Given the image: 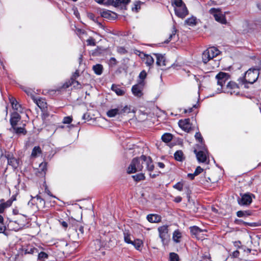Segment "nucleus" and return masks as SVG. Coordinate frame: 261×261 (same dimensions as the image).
I'll use <instances>...</instances> for the list:
<instances>
[{"mask_svg":"<svg viewBox=\"0 0 261 261\" xmlns=\"http://www.w3.org/2000/svg\"><path fill=\"white\" fill-rule=\"evenodd\" d=\"M173 188L181 191L183 188V184L179 182L173 186Z\"/></svg>","mask_w":261,"mask_h":261,"instance_id":"6e6d98bb","label":"nucleus"},{"mask_svg":"<svg viewBox=\"0 0 261 261\" xmlns=\"http://www.w3.org/2000/svg\"><path fill=\"white\" fill-rule=\"evenodd\" d=\"M119 109L120 110V114H122L124 113H129L130 112V108L127 106H125L123 108L122 107H119Z\"/></svg>","mask_w":261,"mask_h":261,"instance_id":"a18cd8bd","label":"nucleus"},{"mask_svg":"<svg viewBox=\"0 0 261 261\" xmlns=\"http://www.w3.org/2000/svg\"><path fill=\"white\" fill-rule=\"evenodd\" d=\"M124 241L128 243V244H131L133 243V241L130 240V234H128L127 232L124 233Z\"/></svg>","mask_w":261,"mask_h":261,"instance_id":"49530a36","label":"nucleus"},{"mask_svg":"<svg viewBox=\"0 0 261 261\" xmlns=\"http://www.w3.org/2000/svg\"><path fill=\"white\" fill-rule=\"evenodd\" d=\"M117 62L115 58L112 57L110 58V59L109 60V64L111 66H115L117 64Z\"/></svg>","mask_w":261,"mask_h":261,"instance_id":"052dcab7","label":"nucleus"},{"mask_svg":"<svg viewBox=\"0 0 261 261\" xmlns=\"http://www.w3.org/2000/svg\"><path fill=\"white\" fill-rule=\"evenodd\" d=\"M253 25L252 24H250L248 22L245 21L242 23V27L244 28L243 31L244 33H248L251 31V30L253 29Z\"/></svg>","mask_w":261,"mask_h":261,"instance_id":"c85d7f7f","label":"nucleus"},{"mask_svg":"<svg viewBox=\"0 0 261 261\" xmlns=\"http://www.w3.org/2000/svg\"><path fill=\"white\" fill-rule=\"evenodd\" d=\"M131 244L133 245L137 249L139 250L142 243L141 241L137 240L133 241V243H131Z\"/></svg>","mask_w":261,"mask_h":261,"instance_id":"37998d69","label":"nucleus"},{"mask_svg":"<svg viewBox=\"0 0 261 261\" xmlns=\"http://www.w3.org/2000/svg\"><path fill=\"white\" fill-rule=\"evenodd\" d=\"M140 3L141 2L140 1L136 2L135 4V7L132 8V10H134L135 9L136 11H137L138 9H140Z\"/></svg>","mask_w":261,"mask_h":261,"instance_id":"0e129e2a","label":"nucleus"},{"mask_svg":"<svg viewBox=\"0 0 261 261\" xmlns=\"http://www.w3.org/2000/svg\"><path fill=\"white\" fill-rule=\"evenodd\" d=\"M59 222L60 224L62 225V226L65 229H66L69 225V221L68 222L63 221V220H59Z\"/></svg>","mask_w":261,"mask_h":261,"instance_id":"4d7b16f0","label":"nucleus"},{"mask_svg":"<svg viewBox=\"0 0 261 261\" xmlns=\"http://www.w3.org/2000/svg\"><path fill=\"white\" fill-rule=\"evenodd\" d=\"M92 68L96 74L100 75L102 74L103 71V66L102 65L99 64H96L94 65Z\"/></svg>","mask_w":261,"mask_h":261,"instance_id":"cd10ccee","label":"nucleus"},{"mask_svg":"<svg viewBox=\"0 0 261 261\" xmlns=\"http://www.w3.org/2000/svg\"><path fill=\"white\" fill-rule=\"evenodd\" d=\"M10 102L11 103L12 108L19 112H22V109L21 108V106L20 105H19L16 99L13 97H11L9 98Z\"/></svg>","mask_w":261,"mask_h":261,"instance_id":"4468645a","label":"nucleus"},{"mask_svg":"<svg viewBox=\"0 0 261 261\" xmlns=\"http://www.w3.org/2000/svg\"><path fill=\"white\" fill-rule=\"evenodd\" d=\"M23 250L24 251L25 254H33L34 253H38V250L37 248L34 247L32 245H28L25 248L23 249Z\"/></svg>","mask_w":261,"mask_h":261,"instance_id":"5701e85b","label":"nucleus"},{"mask_svg":"<svg viewBox=\"0 0 261 261\" xmlns=\"http://www.w3.org/2000/svg\"><path fill=\"white\" fill-rule=\"evenodd\" d=\"M39 170L41 172L45 174L47 170V163L45 162L41 163L39 165Z\"/></svg>","mask_w":261,"mask_h":261,"instance_id":"ea45409f","label":"nucleus"},{"mask_svg":"<svg viewBox=\"0 0 261 261\" xmlns=\"http://www.w3.org/2000/svg\"><path fill=\"white\" fill-rule=\"evenodd\" d=\"M195 137L197 141L200 142L202 145H204V144H203V138L199 132H197L195 134Z\"/></svg>","mask_w":261,"mask_h":261,"instance_id":"c03bdc74","label":"nucleus"},{"mask_svg":"<svg viewBox=\"0 0 261 261\" xmlns=\"http://www.w3.org/2000/svg\"><path fill=\"white\" fill-rule=\"evenodd\" d=\"M196 176V175H194V173H189L188 174V177L189 178H190L191 180H193L195 176Z\"/></svg>","mask_w":261,"mask_h":261,"instance_id":"338daca9","label":"nucleus"},{"mask_svg":"<svg viewBox=\"0 0 261 261\" xmlns=\"http://www.w3.org/2000/svg\"><path fill=\"white\" fill-rule=\"evenodd\" d=\"M178 125L182 130L187 133H189L193 129L189 118L180 120L178 121Z\"/></svg>","mask_w":261,"mask_h":261,"instance_id":"9d476101","label":"nucleus"},{"mask_svg":"<svg viewBox=\"0 0 261 261\" xmlns=\"http://www.w3.org/2000/svg\"><path fill=\"white\" fill-rule=\"evenodd\" d=\"M154 55L155 56L156 59V64L159 66H166L165 58L161 54H154Z\"/></svg>","mask_w":261,"mask_h":261,"instance_id":"6ab92c4d","label":"nucleus"},{"mask_svg":"<svg viewBox=\"0 0 261 261\" xmlns=\"http://www.w3.org/2000/svg\"><path fill=\"white\" fill-rule=\"evenodd\" d=\"M181 237V234L178 230L174 231L173 234V240L178 243L179 242V239Z\"/></svg>","mask_w":261,"mask_h":261,"instance_id":"473e14b6","label":"nucleus"},{"mask_svg":"<svg viewBox=\"0 0 261 261\" xmlns=\"http://www.w3.org/2000/svg\"><path fill=\"white\" fill-rule=\"evenodd\" d=\"M132 177L136 181H139L142 180H144L145 177L143 173H139L135 175H133Z\"/></svg>","mask_w":261,"mask_h":261,"instance_id":"f704fd0d","label":"nucleus"},{"mask_svg":"<svg viewBox=\"0 0 261 261\" xmlns=\"http://www.w3.org/2000/svg\"><path fill=\"white\" fill-rule=\"evenodd\" d=\"M203 169L202 168H201L200 166H198L195 172H194V175H196V176L198 175V174H199L200 173H201L202 171H203Z\"/></svg>","mask_w":261,"mask_h":261,"instance_id":"680f3d73","label":"nucleus"},{"mask_svg":"<svg viewBox=\"0 0 261 261\" xmlns=\"http://www.w3.org/2000/svg\"><path fill=\"white\" fill-rule=\"evenodd\" d=\"M168 226L167 225H163L158 228L159 232V237L162 240L163 245L168 243L169 240L170 236L168 233Z\"/></svg>","mask_w":261,"mask_h":261,"instance_id":"39448f33","label":"nucleus"},{"mask_svg":"<svg viewBox=\"0 0 261 261\" xmlns=\"http://www.w3.org/2000/svg\"><path fill=\"white\" fill-rule=\"evenodd\" d=\"M79 230L80 232V233L79 232L77 233V235H78L79 237H80V236H81V237H82L84 234V232L83 226H80L79 227Z\"/></svg>","mask_w":261,"mask_h":261,"instance_id":"69168bd1","label":"nucleus"},{"mask_svg":"<svg viewBox=\"0 0 261 261\" xmlns=\"http://www.w3.org/2000/svg\"><path fill=\"white\" fill-rule=\"evenodd\" d=\"M147 76V73L145 70H142L140 73L139 74V77L140 79V81L144 82V79L146 78Z\"/></svg>","mask_w":261,"mask_h":261,"instance_id":"09e8293b","label":"nucleus"},{"mask_svg":"<svg viewBox=\"0 0 261 261\" xmlns=\"http://www.w3.org/2000/svg\"><path fill=\"white\" fill-rule=\"evenodd\" d=\"M71 85H73L74 88L77 89L82 88L81 84L76 80H74V81H68V82H66L64 84L63 87L67 88Z\"/></svg>","mask_w":261,"mask_h":261,"instance_id":"b1692460","label":"nucleus"},{"mask_svg":"<svg viewBox=\"0 0 261 261\" xmlns=\"http://www.w3.org/2000/svg\"><path fill=\"white\" fill-rule=\"evenodd\" d=\"M21 116L17 112H14L11 115L10 119L11 128L17 126V123L20 120Z\"/></svg>","mask_w":261,"mask_h":261,"instance_id":"ddd939ff","label":"nucleus"},{"mask_svg":"<svg viewBox=\"0 0 261 261\" xmlns=\"http://www.w3.org/2000/svg\"><path fill=\"white\" fill-rule=\"evenodd\" d=\"M72 121V118L71 117L68 116L65 117L63 119V122L65 124H69Z\"/></svg>","mask_w":261,"mask_h":261,"instance_id":"13d9d810","label":"nucleus"},{"mask_svg":"<svg viewBox=\"0 0 261 261\" xmlns=\"http://www.w3.org/2000/svg\"><path fill=\"white\" fill-rule=\"evenodd\" d=\"M144 85V82L139 81L137 84L133 86L132 91L135 96L140 97L143 95L142 90Z\"/></svg>","mask_w":261,"mask_h":261,"instance_id":"6e6552de","label":"nucleus"},{"mask_svg":"<svg viewBox=\"0 0 261 261\" xmlns=\"http://www.w3.org/2000/svg\"><path fill=\"white\" fill-rule=\"evenodd\" d=\"M209 13L214 16L217 21L222 24L227 23L225 16L222 13L221 9L212 8L209 10Z\"/></svg>","mask_w":261,"mask_h":261,"instance_id":"20e7f679","label":"nucleus"},{"mask_svg":"<svg viewBox=\"0 0 261 261\" xmlns=\"http://www.w3.org/2000/svg\"><path fill=\"white\" fill-rule=\"evenodd\" d=\"M80 76L79 71L76 70L75 72L72 75L69 81H74Z\"/></svg>","mask_w":261,"mask_h":261,"instance_id":"3c124183","label":"nucleus"},{"mask_svg":"<svg viewBox=\"0 0 261 261\" xmlns=\"http://www.w3.org/2000/svg\"><path fill=\"white\" fill-rule=\"evenodd\" d=\"M185 23L189 25H194L196 24V19L194 17H191L185 20Z\"/></svg>","mask_w":261,"mask_h":261,"instance_id":"58836bf2","label":"nucleus"},{"mask_svg":"<svg viewBox=\"0 0 261 261\" xmlns=\"http://www.w3.org/2000/svg\"><path fill=\"white\" fill-rule=\"evenodd\" d=\"M238 201L241 205H248L252 202V198L249 194H245Z\"/></svg>","mask_w":261,"mask_h":261,"instance_id":"f8f14e48","label":"nucleus"},{"mask_svg":"<svg viewBox=\"0 0 261 261\" xmlns=\"http://www.w3.org/2000/svg\"><path fill=\"white\" fill-rule=\"evenodd\" d=\"M144 166H146V169L149 172L153 171L154 168L151 158L142 155L140 157L134 158L132 160L128 167L127 173L130 174L142 171Z\"/></svg>","mask_w":261,"mask_h":261,"instance_id":"f257e3e1","label":"nucleus"},{"mask_svg":"<svg viewBox=\"0 0 261 261\" xmlns=\"http://www.w3.org/2000/svg\"><path fill=\"white\" fill-rule=\"evenodd\" d=\"M25 92L27 93V94L28 95H30L32 98V96L35 97L34 95L32 94V92L31 91V90H25Z\"/></svg>","mask_w":261,"mask_h":261,"instance_id":"774afa93","label":"nucleus"},{"mask_svg":"<svg viewBox=\"0 0 261 261\" xmlns=\"http://www.w3.org/2000/svg\"><path fill=\"white\" fill-rule=\"evenodd\" d=\"M32 99L37 104V105L42 110L47 107V103L45 100L42 98H36L32 96Z\"/></svg>","mask_w":261,"mask_h":261,"instance_id":"a211bd4d","label":"nucleus"},{"mask_svg":"<svg viewBox=\"0 0 261 261\" xmlns=\"http://www.w3.org/2000/svg\"><path fill=\"white\" fill-rule=\"evenodd\" d=\"M101 16L106 18H109L111 16L110 12L109 11H103L101 12Z\"/></svg>","mask_w":261,"mask_h":261,"instance_id":"864d4df0","label":"nucleus"},{"mask_svg":"<svg viewBox=\"0 0 261 261\" xmlns=\"http://www.w3.org/2000/svg\"><path fill=\"white\" fill-rule=\"evenodd\" d=\"M34 198H36L37 200V204H39L40 206H44L45 205V201L43 199H42L40 196L36 195L35 197L32 196V200Z\"/></svg>","mask_w":261,"mask_h":261,"instance_id":"c9c22d12","label":"nucleus"},{"mask_svg":"<svg viewBox=\"0 0 261 261\" xmlns=\"http://www.w3.org/2000/svg\"><path fill=\"white\" fill-rule=\"evenodd\" d=\"M145 64L147 66H151L154 63V59L153 57L150 55H145Z\"/></svg>","mask_w":261,"mask_h":261,"instance_id":"7c9ffc66","label":"nucleus"},{"mask_svg":"<svg viewBox=\"0 0 261 261\" xmlns=\"http://www.w3.org/2000/svg\"><path fill=\"white\" fill-rule=\"evenodd\" d=\"M246 215H249L250 214L248 213V212H247V211L244 212V211H238L237 213V215L239 217H242Z\"/></svg>","mask_w":261,"mask_h":261,"instance_id":"5fc2aeb1","label":"nucleus"},{"mask_svg":"<svg viewBox=\"0 0 261 261\" xmlns=\"http://www.w3.org/2000/svg\"><path fill=\"white\" fill-rule=\"evenodd\" d=\"M147 219L151 223H158L161 221V217L156 214H149L147 215Z\"/></svg>","mask_w":261,"mask_h":261,"instance_id":"aec40b11","label":"nucleus"},{"mask_svg":"<svg viewBox=\"0 0 261 261\" xmlns=\"http://www.w3.org/2000/svg\"><path fill=\"white\" fill-rule=\"evenodd\" d=\"M177 32V30L175 28V27L174 25L173 26L172 29V33L171 34H170L169 38L168 39L165 40L164 41L165 43H168L170 41H172L173 39H175L176 38V34Z\"/></svg>","mask_w":261,"mask_h":261,"instance_id":"393cba45","label":"nucleus"},{"mask_svg":"<svg viewBox=\"0 0 261 261\" xmlns=\"http://www.w3.org/2000/svg\"><path fill=\"white\" fill-rule=\"evenodd\" d=\"M111 89L119 96L123 95L125 93L124 90L118 85H112Z\"/></svg>","mask_w":261,"mask_h":261,"instance_id":"4be33fe9","label":"nucleus"},{"mask_svg":"<svg viewBox=\"0 0 261 261\" xmlns=\"http://www.w3.org/2000/svg\"><path fill=\"white\" fill-rule=\"evenodd\" d=\"M38 258L39 259H44L45 258H47L48 257V255L44 252H41L40 253H38Z\"/></svg>","mask_w":261,"mask_h":261,"instance_id":"8fccbe9b","label":"nucleus"},{"mask_svg":"<svg viewBox=\"0 0 261 261\" xmlns=\"http://www.w3.org/2000/svg\"><path fill=\"white\" fill-rule=\"evenodd\" d=\"M224 91L230 94L237 95L239 93V86L234 82L229 81L225 88H223Z\"/></svg>","mask_w":261,"mask_h":261,"instance_id":"0eeeda50","label":"nucleus"},{"mask_svg":"<svg viewBox=\"0 0 261 261\" xmlns=\"http://www.w3.org/2000/svg\"><path fill=\"white\" fill-rule=\"evenodd\" d=\"M199 162L204 163L207 159V150L204 146L202 147V150L197 151L196 149L194 151Z\"/></svg>","mask_w":261,"mask_h":261,"instance_id":"1a4fd4ad","label":"nucleus"},{"mask_svg":"<svg viewBox=\"0 0 261 261\" xmlns=\"http://www.w3.org/2000/svg\"><path fill=\"white\" fill-rule=\"evenodd\" d=\"M191 232L192 234L197 236L201 232L202 230L197 226H193L191 228Z\"/></svg>","mask_w":261,"mask_h":261,"instance_id":"e433bc0d","label":"nucleus"},{"mask_svg":"<svg viewBox=\"0 0 261 261\" xmlns=\"http://www.w3.org/2000/svg\"><path fill=\"white\" fill-rule=\"evenodd\" d=\"M4 200H1V203L0 204V214L4 212L5 208L10 206L12 205V201L11 199L7 200L6 202H3Z\"/></svg>","mask_w":261,"mask_h":261,"instance_id":"412c9836","label":"nucleus"},{"mask_svg":"<svg viewBox=\"0 0 261 261\" xmlns=\"http://www.w3.org/2000/svg\"><path fill=\"white\" fill-rule=\"evenodd\" d=\"M42 153V150L41 148L39 146H35L32 151L31 156L32 158H36L38 155Z\"/></svg>","mask_w":261,"mask_h":261,"instance_id":"bb28decb","label":"nucleus"},{"mask_svg":"<svg viewBox=\"0 0 261 261\" xmlns=\"http://www.w3.org/2000/svg\"><path fill=\"white\" fill-rule=\"evenodd\" d=\"M79 222L74 219H69V225L70 227H74V229H75L76 231H77L76 226H79Z\"/></svg>","mask_w":261,"mask_h":261,"instance_id":"72a5a7b5","label":"nucleus"},{"mask_svg":"<svg viewBox=\"0 0 261 261\" xmlns=\"http://www.w3.org/2000/svg\"><path fill=\"white\" fill-rule=\"evenodd\" d=\"M87 45L90 46H95L96 45L95 41L92 37H90L87 40Z\"/></svg>","mask_w":261,"mask_h":261,"instance_id":"603ef678","label":"nucleus"},{"mask_svg":"<svg viewBox=\"0 0 261 261\" xmlns=\"http://www.w3.org/2000/svg\"><path fill=\"white\" fill-rule=\"evenodd\" d=\"M24 126L25 124H23V126L21 127H17L16 126L15 127L11 128L10 130L17 135H25L27 134V131L25 129Z\"/></svg>","mask_w":261,"mask_h":261,"instance_id":"2eb2a0df","label":"nucleus"},{"mask_svg":"<svg viewBox=\"0 0 261 261\" xmlns=\"http://www.w3.org/2000/svg\"><path fill=\"white\" fill-rule=\"evenodd\" d=\"M220 51L217 48L213 46L208 48L202 54V61L204 64L207 63L210 60L219 55Z\"/></svg>","mask_w":261,"mask_h":261,"instance_id":"7ed1b4c3","label":"nucleus"},{"mask_svg":"<svg viewBox=\"0 0 261 261\" xmlns=\"http://www.w3.org/2000/svg\"><path fill=\"white\" fill-rule=\"evenodd\" d=\"M4 218L3 216L0 215V233H4L6 230V226L4 224Z\"/></svg>","mask_w":261,"mask_h":261,"instance_id":"4c0bfd02","label":"nucleus"},{"mask_svg":"<svg viewBox=\"0 0 261 261\" xmlns=\"http://www.w3.org/2000/svg\"><path fill=\"white\" fill-rule=\"evenodd\" d=\"M230 77L228 73L220 72L216 76L217 80V84L220 86V88H218V91H221L224 87V85Z\"/></svg>","mask_w":261,"mask_h":261,"instance_id":"423d86ee","label":"nucleus"},{"mask_svg":"<svg viewBox=\"0 0 261 261\" xmlns=\"http://www.w3.org/2000/svg\"><path fill=\"white\" fill-rule=\"evenodd\" d=\"M119 107L116 109H111L107 112V115L109 117H113L116 115L120 114Z\"/></svg>","mask_w":261,"mask_h":261,"instance_id":"c756f323","label":"nucleus"},{"mask_svg":"<svg viewBox=\"0 0 261 261\" xmlns=\"http://www.w3.org/2000/svg\"><path fill=\"white\" fill-rule=\"evenodd\" d=\"M173 4L175 5L174 8L181 7L182 5H185L182 0H174Z\"/></svg>","mask_w":261,"mask_h":261,"instance_id":"de8ad7c7","label":"nucleus"},{"mask_svg":"<svg viewBox=\"0 0 261 261\" xmlns=\"http://www.w3.org/2000/svg\"><path fill=\"white\" fill-rule=\"evenodd\" d=\"M111 5L115 7L125 6L129 2L130 0H112Z\"/></svg>","mask_w":261,"mask_h":261,"instance_id":"dca6fc26","label":"nucleus"},{"mask_svg":"<svg viewBox=\"0 0 261 261\" xmlns=\"http://www.w3.org/2000/svg\"><path fill=\"white\" fill-rule=\"evenodd\" d=\"M259 74V69L257 68H251L245 73L244 76L239 79L240 84L244 85V87L248 88L247 84H252L256 81Z\"/></svg>","mask_w":261,"mask_h":261,"instance_id":"f03ea898","label":"nucleus"},{"mask_svg":"<svg viewBox=\"0 0 261 261\" xmlns=\"http://www.w3.org/2000/svg\"><path fill=\"white\" fill-rule=\"evenodd\" d=\"M172 135L171 134L166 133L162 136V139L163 142L168 143L172 140Z\"/></svg>","mask_w":261,"mask_h":261,"instance_id":"2f4dec72","label":"nucleus"},{"mask_svg":"<svg viewBox=\"0 0 261 261\" xmlns=\"http://www.w3.org/2000/svg\"><path fill=\"white\" fill-rule=\"evenodd\" d=\"M95 1L99 4L106 6L111 5V2H113L112 0H95Z\"/></svg>","mask_w":261,"mask_h":261,"instance_id":"79ce46f5","label":"nucleus"},{"mask_svg":"<svg viewBox=\"0 0 261 261\" xmlns=\"http://www.w3.org/2000/svg\"><path fill=\"white\" fill-rule=\"evenodd\" d=\"M6 156L8 160V164L9 165L12 166L14 168H17L18 166L17 160L15 158L13 157L12 155L10 154H8Z\"/></svg>","mask_w":261,"mask_h":261,"instance_id":"f3484780","label":"nucleus"},{"mask_svg":"<svg viewBox=\"0 0 261 261\" xmlns=\"http://www.w3.org/2000/svg\"><path fill=\"white\" fill-rule=\"evenodd\" d=\"M117 51L121 54H125L127 52L125 48L123 47H118Z\"/></svg>","mask_w":261,"mask_h":261,"instance_id":"bf43d9fd","label":"nucleus"},{"mask_svg":"<svg viewBox=\"0 0 261 261\" xmlns=\"http://www.w3.org/2000/svg\"><path fill=\"white\" fill-rule=\"evenodd\" d=\"M232 256L234 258H239L240 255V251L236 250L232 253Z\"/></svg>","mask_w":261,"mask_h":261,"instance_id":"e2e57ef3","label":"nucleus"},{"mask_svg":"<svg viewBox=\"0 0 261 261\" xmlns=\"http://www.w3.org/2000/svg\"><path fill=\"white\" fill-rule=\"evenodd\" d=\"M170 261H178L179 256L177 254L172 252L170 253Z\"/></svg>","mask_w":261,"mask_h":261,"instance_id":"a19ab883","label":"nucleus"},{"mask_svg":"<svg viewBox=\"0 0 261 261\" xmlns=\"http://www.w3.org/2000/svg\"><path fill=\"white\" fill-rule=\"evenodd\" d=\"M175 14L180 18L185 17L188 14V10L186 5H182L181 7L174 8Z\"/></svg>","mask_w":261,"mask_h":261,"instance_id":"9b49d317","label":"nucleus"},{"mask_svg":"<svg viewBox=\"0 0 261 261\" xmlns=\"http://www.w3.org/2000/svg\"><path fill=\"white\" fill-rule=\"evenodd\" d=\"M174 156L175 160L179 162H182L185 159L184 153L181 150L176 151L174 154Z\"/></svg>","mask_w":261,"mask_h":261,"instance_id":"a878e982","label":"nucleus"}]
</instances>
